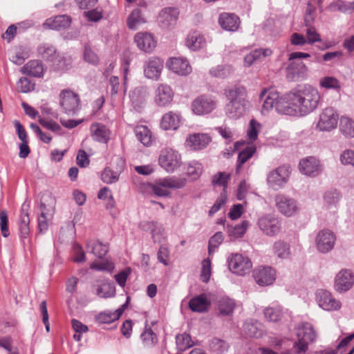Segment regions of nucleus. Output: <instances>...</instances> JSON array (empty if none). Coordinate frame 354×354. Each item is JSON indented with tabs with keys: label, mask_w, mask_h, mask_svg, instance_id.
I'll list each match as a JSON object with an SVG mask.
<instances>
[{
	"label": "nucleus",
	"mask_w": 354,
	"mask_h": 354,
	"mask_svg": "<svg viewBox=\"0 0 354 354\" xmlns=\"http://www.w3.org/2000/svg\"><path fill=\"white\" fill-rule=\"evenodd\" d=\"M290 100L295 106L297 114L306 115L319 106L321 96L317 89L309 86H300L290 92Z\"/></svg>",
	"instance_id": "obj_1"
},
{
	"label": "nucleus",
	"mask_w": 354,
	"mask_h": 354,
	"mask_svg": "<svg viewBox=\"0 0 354 354\" xmlns=\"http://www.w3.org/2000/svg\"><path fill=\"white\" fill-rule=\"evenodd\" d=\"M224 94L229 100L225 108L226 115L232 119H238L243 115L249 106V102L245 99V88L242 86L235 85L225 89Z\"/></svg>",
	"instance_id": "obj_2"
},
{
	"label": "nucleus",
	"mask_w": 354,
	"mask_h": 354,
	"mask_svg": "<svg viewBox=\"0 0 354 354\" xmlns=\"http://www.w3.org/2000/svg\"><path fill=\"white\" fill-rule=\"evenodd\" d=\"M73 60L71 56L58 53L53 46L46 48V68L50 71L66 72L72 68Z\"/></svg>",
	"instance_id": "obj_3"
},
{
	"label": "nucleus",
	"mask_w": 354,
	"mask_h": 354,
	"mask_svg": "<svg viewBox=\"0 0 354 354\" xmlns=\"http://www.w3.org/2000/svg\"><path fill=\"white\" fill-rule=\"evenodd\" d=\"M185 185V179L173 176L156 180L151 185V189L158 196H168L170 192L167 189H181Z\"/></svg>",
	"instance_id": "obj_4"
},
{
	"label": "nucleus",
	"mask_w": 354,
	"mask_h": 354,
	"mask_svg": "<svg viewBox=\"0 0 354 354\" xmlns=\"http://www.w3.org/2000/svg\"><path fill=\"white\" fill-rule=\"evenodd\" d=\"M298 341L295 342L294 348L297 354L305 353L308 348V344L316 338V333L310 323H305L297 333Z\"/></svg>",
	"instance_id": "obj_5"
},
{
	"label": "nucleus",
	"mask_w": 354,
	"mask_h": 354,
	"mask_svg": "<svg viewBox=\"0 0 354 354\" xmlns=\"http://www.w3.org/2000/svg\"><path fill=\"white\" fill-rule=\"evenodd\" d=\"M158 162L160 166L165 171L173 172L180 166L181 157L178 151L171 148H166L161 150Z\"/></svg>",
	"instance_id": "obj_6"
},
{
	"label": "nucleus",
	"mask_w": 354,
	"mask_h": 354,
	"mask_svg": "<svg viewBox=\"0 0 354 354\" xmlns=\"http://www.w3.org/2000/svg\"><path fill=\"white\" fill-rule=\"evenodd\" d=\"M59 104L64 112L68 115L75 114L80 109V99L78 94L66 89L59 95Z\"/></svg>",
	"instance_id": "obj_7"
},
{
	"label": "nucleus",
	"mask_w": 354,
	"mask_h": 354,
	"mask_svg": "<svg viewBox=\"0 0 354 354\" xmlns=\"http://www.w3.org/2000/svg\"><path fill=\"white\" fill-rule=\"evenodd\" d=\"M230 270L239 275H245L249 273L252 264L248 257L240 254H232L227 259Z\"/></svg>",
	"instance_id": "obj_8"
},
{
	"label": "nucleus",
	"mask_w": 354,
	"mask_h": 354,
	"mask_svg": "<svg viewBox=\"0 0 354 354\" xmlns=\"http://www.w3.org/2000/svg\"><path fill=\"white\" fill-rule=\"evenodd\" d=\"M290 171L287 167H279L269 172L267 183L274 189H280L287 183Z\"/></svg>",
	"instance_id": "obj_9"
},
{
	"label": "nucleus",
	"mask_w": 354,
	"mask_h": 354,
	"mask_svg": "<svg viewBox=\"0 0 354 354\" xmlns=\"http://www.w3.org/2000/svg\"><path fill=\"white\" fill-rule=\"evenodd\" d=\"M275 202L279 212L286 216H292L299 211L297 201L286 195H277Z\"/></svg>",
	"instance_id": "obj_10"
},
{
	"label": "nucleus",
	"mask_w": 354,
	"mask_h": 354,
	"mask_svg": "<svg viewBox=\"0 0 354 354\" xmlns=\"http://www.w3.org/2000/svg\"><path fill=\"white\" fill-rule=\"evenodd\" d=\"M338 115L332 107H327L323 110L319 115L317 127L320 131H330L337 127Z\"/></svg>",
	"instance_id": "obj_11"
},
{
	"label": "nucleus",
	"mask_w": 354,
	"mask_h": 354,
	"mask_svg": "<svg viewBox=\"0 0 354 354\" xmlns=\"http://www.w3.org/2000/svg\"><path fill=\"white\" fill-rule=\"evenodd\" d=\"M286 68V78L290 82L301 81L306 78L308 68L301 61H290Z\"/></svg>",
	"instance_id": "obj_12"
},
{
	"label": "nucleus",
	"mask_w": 354,
	"mask_h": 354,
	"mask_svg": "<svg viewBox=\"0 0 354 354\" xmlns=\"http://www.w3.org/2000/svg\"><path fill=\"white\" fill-rule=\"evenodd\" d=\"M316 298L319 306L326 310H337L340 308L341 303L335 299L328 290L320 289L317 291Z\"/></svg>",
	"instance_id": "obj_13"
},
{
	"label": "nucleus",
	"mask_w": 354,
	"mask_h": 354,
	"mask_svg": "<svg viewBox=\"0 0 354 354\" xmlns=\"http://www.w3.org/2000/svg\"><path fill=\"white\" fill-rule=\"evenodd\" d=\"M215 106V101L211 97L205 95L198 97L192 104V111L197 115L207 114L212 112Z\"/></svg>",
	"instance_id": "obj_14"
},
{
	"label": "nucleus",
	"mask_w": 354,
	"mask_h": 354,
	"mask_svg": "<svg viewBox=\"0 0 354 354\" xmlns=\"http://www.w3.org/2000/svg\"><path fill=\"white\" fill-rule=\"evenodd\" d=\"M315 241L317 250L320 252L327 253L334 247L335 236L331 231L323 230L319 232Z\"/></svg>",
	"instance_id": "obj_15"
},
{
	"label": "nucleus",
	"mask_w": 354,
	"mask_h": 354,
	"mask_svg": "<svg viewBox=\"0 0 354 354\" xmlns=\"http://www.w3.org/2000/svg\"><path fill=\"white\" fill-rule=\"evenodd\" d=\"M259 228L268 236L277 234L281 228L280 221L270 215H266L261 217L258 221Z\"/></svg>",
	"instance_id": "obj_16"
},
{
	"label": "nucleus",
	"mask_w": 354,
	"mask_h": 354,
	"mask_svg": "<svg viewBox=\"0 0 354 354\" xmlns=\"http://www.w3.org/2000/svg\"><path fill=\"white\" fill-rule=\"evenodd\" d=\"M253 277L259 286H269L275 280V270L270 266L259 267L253 271Z\"/></svg>",
	"instance_id": "obj_17"
},
{
	"label": "nucleus",
	"mask_w": 354,
	"mask_h": 354,
	"mask_svg": "<svg viewBox=\"0 0 354 354\" xmlns=\"http://www.w3.org/2000/svg\"><path fill=\"white\" fill-rule=\"evenodd\" d=\"M354 283V276L351 271L342 270L335 277V288L339 292H346Z\"/></svg>",
	"instance_id": "obj_18"
},
{
	"label": "nucleus",
	"mask_w": 354,
	"mask_h": 354,
	"mask_svg": "<svg viewBox=\"0 0 354 354\" xmlns=\"http://www.w3.org/2000/svg\"><path fill=\"white\" fill-rule=\"evenodd\" d=\"M163 68V62L157 57H151L145 62L144 73L146 77L158 80Z\"/></svg>",
	"instance_id": "obj_19"
},
{
	"label": "nucleus",
	"mask_w": 354,
	"mask_h": 354,
	"mask_svg": "<svg viewBox=\"0 0 354 354\" xmlns=\"http://www.w3.org/2000/svg\"><path fill=\"white\" fill-rule=\"evenodd\" d=\"M300 171L308 176H316L322 171L319 161L315 157H308L299 162Z\"/></svg>",
	"instance_id": "obj_20"
},
{
	"label": "nucleus",
	"mask_w": 354,
	"mask_h": 354,
	"mask_svg": "<svg viewBox=\"0 0 354 354\" xmlns=\"http://www.w3.org/2000/svg\"><path fill=\"white\" fill-rule=\"evenodd\" d=\"M178 15L176 8H165L159 13L158 21L162 28H169L176 24Z\"/></svg>",
	"instance_id": "obj_21"
},
{
	"label": "nucleus",
	"mask_w": 354,
	"mask_h": 354,
	"mask_svg": "<svg viewBox=\"0 0 354 354\" xmlns=\"http://www.w3.org/2000/svg\"><path fill=\"white\" fill-rule=\"evenodd\" d=\"M134 41L138 48L145 52L151 53L156 46V41L153 35L148 32H138L134 37Z\"/></svg>",
	"instance_id": "obj_22"
},
{
	"label": "nucleus",
	"mask_w": 354,
	"mask_h": 354,
	"mask_svg": "<svg viewBox=\"0 0 354 354\" xmlns=\"http://www.w3.org/2000/svg\"><path fill=\"white\" fill-rule=\"evenodd\" d=\"M240 23L239 17L234 13L223 12L219 15L218 24L225 30L231 32L237 30Z\"/></svg>",
	"instance_id": "obj_23"
},
{
	"label": "nucleus",
	"mask_w": 354,
	"mask_h": 354,
	"mask_svg": "<svg viewBox=\"0 0 354 354\" xmlns=\"http://www.w3.org/2000/svg\"><path fill=\"white\" fill-rule=\"evenodd\" d=\"M155 102L160 106L169 104L174 97L171 87L167 84H160L156 90Z\"/></svg>",
	"instance_id": "obj_24"
},
{
	"label": "nucleus",
	"mask_w": 354,
	"mask_h": 354,
	"mask_svg": "<svg viewBox=\"0 0 354 354\" xmlns=\"http://www.w3.org/2000/svg\"><path fill=\"white\" fill-rule=\"evenodd\" d=\"M279 93L272 88L263 89L260 95V100L263 101V111H269L276 108V104L279 100Z\"/></svg>",
	"instance_id": "obj_25"
},
{
	"label": "nucleus",
	"mask_w": 354,
	"mask_h": 354,
	"mask_svg": "<svg viewBox=\"0 0 354 354\" xmlns=\"http://www.w3.org/2000/svg\"><path fill=\"white\" fill-rule=\"evenodd\" d=\"M167 64L171 71L180 75H187L192 71V67L185 59L180 57L171 58Z\"/></svg>",
	"instance_id": "obj_26"
},
{
	"label": "nucleus",
	"mask_w": 354,
	"mask_h": 354,
	"mask_svg": "<svg viewBox=\"0 0 354 354\" xmlns=\"http://www.w3.org/2000/svg\"><path fill=\"white\" fill-rule=\"evenodd\" d=\"M211 140V137L207 133H194L187 138L186 142L194 150H201L205 148Z\"/></svg>",
	"instance_id": "obj_27"
},
{
	"label": "nucleus",
	"mask_w": 354,
	"mask_h": 354,
	"mask_svg": "<svg viewBox=\"0 0 354 354\" xmlns=\"http://www.w3.org/2000/svg\"><path fill=\"white\" fill-rule=\"evenodd\" d=\"M90 129L93 140L104 144L109 142L110 131L104 124L94 123L91 124Z\"/></svg>",
	"instance_id": "obj_28"
},
{
	"label": "nucleus",
	"mask_w": 354,
	"mask_h": 354,
	"mask_svg": "<svg viewBox=\"0 0 354 354\" xmlns=\"http://www.w3.org/2000/svg\"><path fill=\"white\" fill-rule=\"evenodd\" d=\"M290 92L288 93L284 98L279 97V100L276 104L275 110L279 113L289 115H297L296 107L292 102L290 100Z\"/></svg>",
	"instance_id": "obj_29"
},
{
	"label": "nucleus",
	"mask_w": 354,
	"mask_h": 354,
	"mask_svg": "<svg viewBox=\"0 0 354 354\" xmlns=\"http://www.w3.org/2000/svg\"><path fill=\"white\" fill-rule=\"evenodd\" d=\"M88 252L92 253L95 257L103 259L109 250V245L99 240H90L86 243Z\"/></svg>",
	"instance_id": "obj_30"
},
{
	"label": "nucleus",
	"mask_w": 354,
	"mask_h": 354,
	"mask_svg": "<svg viewBox=\"0 0 354 354\" xmlns=\"http://www.w3.org/2000/svg\"><path fill=\"white\" fill-rule=\"evenodd\" d=\"M210 306V302L205 294H201L190 299L189 307L194 312H207Z\"/></svg>",
	"instance_id": "obj_31"
},
{
	"label": "nucleus",
	"mask_w": 354,
	"mask_h": 354,
	"mask_svg": "<svg viewBox=\"0 0 354 354\" xmlns=\"http://www.w3.org/2000/svg\"><path fill=\"white\" fill-rule=\"evenodd\" d=\"M180 118L181 117L178 113L169 111L163 115L160 127L165 130H175L180 125Z\"/></svg>",
	"instance_id": "obj_32"
},
{
	"label": "nucleus",
	"mask_w": 354,
	"mask_h": 354,
	"mask_svg": "<svg viewBox=\"0 0 354 354\" xmlns=\"http://www.w3.org/2000/svg\"><path fill=\"white\" fill-rule=\"evenodd\" d=\"M71 24V19L67 15H57L54 18L46 20V26L51 29L60 30L69 27Z\"/></svg>",
	"instance_id": "obj_33"
},
{
	"label": "nucleus",
	"mask_w": 354,
	"mask_h": 354,
	"mask_svg": "<svg viewBox=\"0 0 354 354\" xmlns=\"http://www.w3.org/2000/svg\"><path fill=\"white\" fill-rule=\"evenodd\" d=\"M186 45L190 50H197L205 45V39L201 33L195 31L188 35Z\"/></svg>",
	"instance_id": "obj_34"
},
{
	"label": "nucleus",
	"mask_w": 354,
	"mask_h": 354,
	"mask_svg": "<svg viewBox=\"0 0 354 354\" xmlns=\"http://www.w3.org/2000/svg\"><path fill=\"white\" fill-rule=\"evenodd\" d=\"M149 95L147 90L144 86H138L130 91L129 98L134 107H139L146 100Z\"/></svg>",
	"instance_id": "obj_35"
},
{
	"label": "nucleus",
	"mask_w": 354,
	"mask_h": 354,
	"mask_svg": "<svg viewBox=\"0 0 354 354\" xmlns=\"http://www.w3.org/2000/svg\"><path fill=\"white\" fill-rule=\"evenodd\" d=\"M236 304L234 300L227 297H221L218 300V308L220 315L230 316L232 315Z\"/></svg>",
	"instance_id": "obj_36"
},
{
	"label": "nucleus",
	"mask_w": 354,
	"mask_h": 354,
	"mask_svg": "<svg viewBox=\"0 0 354 354\" xmlns=\"http://www.w3.org/2000/svg\"><path fill=\"white\" fill-rule=\"evenodd\" d=\"M21 71L34 77H40L44 72L43 65L37 60L28 62L23 68Z\"/></svg>",
	"instance_id": "obj_37"
},
{
	"label": "nucleus",
	"mask_w": 354,
	"mask_h": 354,
	"mask_svg": "<svg viewBox=\"0 0 354 354\" xmlns=\"http://www.w3.org/2000/svg\"><path fill=\"white\" fill-rule=\"evenodd\" d=\"M248 226L249 222L248 221H243L241 224L236 225L234 227L227 225L226 227L227 233L231 239L240 238L244 235Z\"/></svg>",
	"instance_id": "obj_38"
},
{
	"label": "nucleus",
	"mask_w": 354,
	"mask_h": 354,
	"mask_svg": "<svg viewBox=\"0 0 354 354\" xmlns=\"http://www.w3.org/2000/svg\"><path fill=\"white\" fill-rule=\"evenodd\" d=\"M137 139L145 146L148 147L151 144V133L145 126H138L134 129Z\"/></svg>",
	"instance_id": "obj_39"
},
{
	"label": "nucleus",
	"mask_w": 354,
	"mask_h": 354,
	"mask_svg": "<svg viewBox=\"0 0 354 354\" xmlns=\"http://www.w3.org/2000/svg\"><path fill=\"white\" fill-rule=\"evenodd\" d=\"M256 147L253 145H247L242 151L239 153L236 165V172L239 173L241 166L248 161L255 153Z\"/></svg>",
	"instance_id": "obj_40"
},
{
	"label": "nucleus",
	"mask_w": 354,
	"mask_h": 354,
	"mask_svg": "<svg viewBox=\"0 0 354 354\" xmlns=\"http://www.w3.org/2000/svg\"><path fill=\"white\" fill-rule=\"evenodd\" d=\"M176 347L178 351L183 352L194 346L189 334L184 333L176 336Z\"/></svg>",
	"instance_id": "obj_41"
},
{
	"label": "nucleus",
	"mask_w": 354,
	"mask_h": 354,
	"mask_svg": "<svg viewBox=\"0 0 354 354\" xmlns=\"http://www.w3.org/2000/svg\"><path fill=\"white\" fill-rule=\"evenodd\" d=\"M339 129L346 137L353 138L354 121L348 117L342 116L340 118Z\"/></svg>",
	"instance_id": "obj_42"
},
{
	"label": "nucleus",
	"mask_w": 354,
	"mask_h": 354,
	"mask_svg": "<svg viewBox=\"0 0 354 354\" xmlns=\"http://www.w3.org/2000/svg\"><path fill=\"white\" fill-rule=\"evenodd\" d=\"M274 253L281 259H287L290 255V245L287 243L279 241L273 245Z\"/></svg>",
	"instance_id": "obj_43"
},
{
	"label": "nucleus",
	"mask_w": 354,
	"mask_h": 354,
	"mask_svg": "<svg viewBox=\"0 0 354 354\" xmlns=\"http://www.w3.org/2000/svg\"><path fill=\"white\" fill-rule=\"evenodd\" d=\"M319 85L326 89H333L339 91L342 88L340 82L335 77L326 76L320 79Z\"/></svg>",
	"instance_id": "obj_44"
},
{
	"label": "nucleus",
	"mask_w": 354,
	"mask_h": 354,
	"mask_svg": "<svg viewBox=\"0 0 354 354\" xmlns=\"http://www.w3.org/2000/svg\"><path fill=\"white\" fill-rule=\"evenodd\" d=\"M145 19L142 16L140 9H134L127 19V25L130 29H136L138 26L145 23Z\"/></svg>",
	"instance_id": "obj_45"
},
{
	"label": "nucleus",
	"mask_w": 354,
	"mask_h": 354,
	"mask_svg": "<svg viewBox=\"0 0 354 354\" xmlns=\"http://www.w3.org/2000/svg\"><path fill=\"white\" fill-rule=\"evenodd\" d=\"M140 337L143 344L147 347L153 346L158 341L156 334L151 328H147V326L145 330L142 333Z\"/></svg>",
	"instance_id": "obj_46"
},
{
	"label": "nucleus",
	"mask_w": 354,
	"mask_h": 354,
	"mask_svg": "<svg viewBox=\"0 0 354 354\" xmlns=\"http://www.w3.org/2000/svg\"><path fill=\"white\" fill-rule=\"evenodd\" d=\"M209 346L210 350L216 353H223L229 348V345L225 341L216 337L209 341Z\"/></svg>",
	"instance_id": "obj_47"
},
{
	"label": "nucleus",
	"mask_w": 354,
	"mask_h": 354,
	"mask_svg": "<svg viewBox=\"0 0 354 354\" xmlns=\"http://www.w3.org/2000/svg\"><path fill=\"white\" fill-rule=\"evenodd\" d=\"M24 205L22 207V211H24ZM29 223L30 219L27 212H22L20 215V219L19 223L20 234L22 238H26L29 234Z\"/></svg>",
	"instance_id": "obj_48"
},
{
	"label": "nucleus",
	"mask_w": 354,
	"mask_h": 354,
	"mask_svg": "<svg viewBox=\"0 0 354 354\" xmlns=\"http://www.w3.org/2000/svg\"><path fill=\"white\" fill-rule=\"evenodd\" d=\"M84 59L87 63L94 66H97L100 62L99 57L88 44L84 45Z\"/></svg>",
	"instance_id": "obj_49"
},
{
	"label": "nucleus",
	"mask_w": 354,
	"mask_h": 354,
	"mask_svg": "<svg viewBox=\"0 0 354 354\" xmlns=\"http://www.w3.org/2000/svg\"><path fill=\"white\" fill-rule=\"evenodd\" d=\"M223 241V235L222 232H216L209 240L208 243V253L211 255L218 246L222 243Z\"/></svg>",
	"instance_id": "obj_50"
},
{
	"label": "nucleus",
	"mask_w": 354,
	"mask_h": 354,
	"mask_svg": "<svg viewBox=\"0 0 354 354\" xmlns=\"http://www.w3.org/2000/svg\"><path fill=\"white\" fill-rule=\"evenodd\" d=\"M120 174L118 171H114L110 168H105L102 174V180L106 184H111L117 182L119 179Z\"/></svg>",
	"instance_id": "obj_51"
},
{
	"label": "nucleus",
	"mask_w": 354,
	"mask_h": 354,
	"mask_svg": "<svg viewBox=\"0 0 354 354\" xmlns=\"http://www.w3.org/2000/svg\"><path fill=\"white\" fill-rule=\"evenodd\" d=\"M203 166L201 163L198 161H192L189 162L187 169V174L188 176L192 177L193 179L198 178L202 174Z\"/></svg>",
	"instance_id": "obj_52"
},
{
	"label": "nucleus",
	"mask_w": 354,
	"mask_h": 354,
	"mask_svg": "<svg viewBox=\"0 0 354 354\" xmlns=\"http://www.w3.org/2000/svg\"><path fill=\"white\" fill-rule=\"evenodd\" d=\"M264 315L266 319L276 322L281 319L282 312L279 308H266L264 310Z\"/></svg>",
	"instance_id": "obj_53"
},
{
	"label": "nucleus",
	"mask_w": 354,
	"mask_h": 354,
	"mask_svg": "<svg viewBox=\"0 0 354 354\" xmlns=\"http://www.w3.org/2000/svg\"><path fill=\"white\" fill-rule=\"evenodd\" d=\"M90 268L98 271L112 272L115 268V266L112 262L106 260L99 263L93 262L91 263Z\"/></svg>",
	"instance_id": "obj_54"
},
{
	"label": "nucleus",
	"mask_w": 354,
	"mask_h": 354,
	"mask_svg": "<svg viewBox=\"0 0 354 354\" xmlns=\"http://www.w3.org/2000/svg\"><path fill=\"white\" fill-rule=\"evenodd\" d=\"M21 106L24 109L25 113L32 119H38L39 123L44 127V119L41 118L37 110L28 104L26 102H22Z\"/></svg>",
	"instance_id": "obj_55"
},
{
	"label": "nucleus",
	"mask_w": 354,
	"mask_h": 354,
	"mask_svg": "<svg viewBox=\"0 0 354 354\" xmlns=\"http://www.w3.org/2000/svg\"><path fill=\"white\" fill-rule=\"evenodd\" d=\"M211 75L218 77L225 78L230 73V67L229 66L218 65L209 71Z\"/></svg>",
	"instance_id": "obj_56"
},
{
	"label": "nucleus",
	"mask_w": 354,
	"mask_h": 354,
	"mask_svg": "<svg viewBox=\"0 0 354 354\" xmlns=\"http://www.w3.org/2000/svg\"><path fill=\"white\" fill-rule=\"evenodd\" d=\"M0 227L3 236L8 237L10 235L8 230V214L6 210L0 212Z\"/></svg>",
	"instance_id": "obj_57"
},
{
	"label": "nucleus",
	"mask_w": 354,
	"mask_h": 354,
	"mask_svg": "<svg viewBox=\"0 0 354 354\" xmlns=\"http://www.w3.org/2000/svg\"><path fill=\"white\" fill-rule=\"evenodd\" d=\"M17 91L21 93H28L34 89V84L27 77H21L17 84Z\"/></svg>",
	"instance_id": "obj_58"
},
{
	"label": "nucleus",
	"mask_w": 354,
	"mask_h": 354,
	"mask_svg": "<svg viewBox=\"0 0 354 354\" xmlns=\"http://www.w3.org/2000/svg\"><path fill=\"white\" fill-rule=\"evenodd\" d=\"M211 276V261L209 259H204L202 262V270L201 274L203 282L209 281Z\"/></svg>",
	"instance_id": "obj_59"
},
{
	"label": "nucleus",
	"mask_w": 354,
	"mask_h": 354,
	"mask_svg": "<svg viewBox=\"0 0 354 354\" xmlns=\"http://www.w3.org/2000/svg\"><path fill=\"white\" fill-rule=\"evenodd\" d=\"M96 295L102 298H108L114 295V290L108 284H103L102 286H97L95 289Z\"/></svg>",
	"instance_id": "obj_60"
},
{
	"label": "nucleus",
	"mask_w": 354,
	"mask_h": 354,
	"mask_svg": "<svg viewBox=\"0 0 354 354\" xmlns=\"http://www.w3.org/2000/svg\"><path fill=\"white\" fill-rule=\"evenodd\" d=\"M339 160L344 165H352L354 167V151L344 150L340 155Z\"/></svg>",
	"instance_id": "obj_61"
},
{
	"label": "nucleus",
	"mask_w": 354,
	"mask_h": 354,
	"mask_svg": "<svg viewBox=\"0 0 354 354\" xmlns=\"http://www.w3.org/2000/svg\"><path fill=\"white\" fill-rule=\"evenodd\" d=\"M339 198V193L335 189L327 191L324 196L325 203L328 205H335Z\"/></svg>",
	"instance_id": "obj_62"
},
{
	"label": "nucleus",
	"mask_w": 354,
	"mask_h": 354,
	"mask_svg": "<svg viewBox=\"0 0 354 354\" xmlns=\"http://www.w3.org/2000/svg\"><path fill=\"white\" fill-rule=\"evenodd\" d=\"M169 257V250L168 248L165 245H160L157 254V258L158 261L165 266H167Z\"/></svg>",
	"instance_id": "obj_63"
},
{
	"label": "nucleus",
	"mask_w": 354,
	"mask_h": 354,
	"mask_svg": "<svg viewBox=\"0 0 354 354\" xmlns=\"http://www.w3.org/2000/svg\"><path fill=\"white\" fill-rule=\"evenodd\" d=\"M259 123L257 122L254 120H251L250 122V126L248 130V139L251 141H255L258 138V129L257 127H259Z\"/></svg>",
	"instance_id": "obj_64"
}]
</instances>
